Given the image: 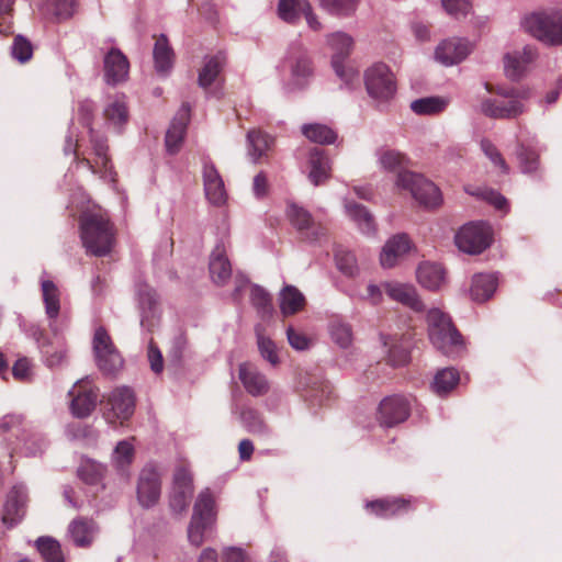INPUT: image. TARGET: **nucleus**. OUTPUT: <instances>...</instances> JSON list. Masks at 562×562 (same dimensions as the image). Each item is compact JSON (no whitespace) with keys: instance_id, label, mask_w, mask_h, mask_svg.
<instances>
[{"instance_id":"obj_64","label":"nucleus","mask_w":562,"mask_h":562,"mask_svg":"<svg viewBox=\"0 0 562 562\" xmlns=\"http://www.w3.org/2000/svg\"><path fill=\"white\" fill-rule=\"evenodd\" d=\"M53 13L56 21H65L70 19L76 10L77 0H53Z\"/></svg>"},{"instance_id":"obj_41","label":"nucleus","mask_w":562,"mask_h":562,"mask_svg":"<svg viewBox=\"0 0 562 562\" xmlns=\"http://www.w3.org/2000/svg\"><path fill=\"white\" fill-rule=\"evenodd\" d=\"M209 522H212L215 517V499L210 488L203 490L195 501L193 507V515Z\"/></svg>"},{"instance_id":"obj_36","label":"nucleus","mask_w":562,"mask_h":562,"mask_svg":"<svg viewBox=\"0 0 562 562\" xmlns=\"http://www.w3.org/2000/svg\"><path fill=\"white\" fill-rule=\"evenodd\" d=\"M460 374L453 368H445L439 370L431 382V391L438 396L449 394L459 384Z\"/></svg>"},{"instance_id":"obj_10","label":"nucleus","mask_w":562,"mask_h":562,"mask_svg":"<svg viewBox=\"0 0 562 562\" xmlns=\"http://www.w3.org/2000/svg\"><path fill=\"white\" fill-rule=\"evenodd\" d=\"M136 495L143 508L148 509L158 504L161 495V477L155 467L146 465L139 472Z\"/></svg>"},{"instance_id":"obj_13","label":"nucleus","mask_w":562,"mask_h":562,"mask_svg":"<svg viewBox=\"0 0 562 562\" xmlns=\"http://www.w3.org/2000/svg\"><path fill=\"white\" fill-rule=\"evenodd\" d=\"M106 405L109 406V409L104 414L106 420L111 424H115L120 420V424H123V422L127 420L134 413V392L127 386L116 387L109 394Z\"/></svg>"},{"instance_id":"obj_23","label":"nucleus","mask_w":562,"mask_h":562,"mask_svg":"<svg viewBox=\"0 0 562 562\" xmlns=\"http://www.w3.org/2000/svg\"><path fill=\"white\" fill-rule=\"evenodd\" d=\"M209 270L216 285H224L232 277V265L225 254L223 244H217L210 255Z\"/></svg>"},{"instance_id":"obj_50","label":"nucleus","mask_w":562,"mask_h":562,"mask_svg":"<svg viewBox=\"0 0 562 562\" xmlns=\"http://www.w3.org/2000/svg\"><path fill=\"white\" fill-rule=\"evenodd\" d=\"M516 157L521 172L533 173L538 170L539 155L535 149L519 144L516 149Z\"/></svg>"},{"instance_id":"obj_19","label":"nucleus","mask_w":562,"mask_h":562,"mask_svg":"<svg viewBox=\"0 0 562 562\" xmlns=\"http://www.w3.org/2000/svg\"><path fill=\"white\" fill-rule=\"evenodd\" d=\"M470 44L461 38L443 40L435 49V58L445 66H452L464 60L470 54Z\"/></svg>"},{"instance_id":"obj_25","label":"nucleus","mask_w":562,"mask_h":562,"mask_svg":"<svg viewBox=\"0 0 562 562\" xmlns=\"http://www.w3.org/2000/svg\"><path fill=\"white\" fill-rule=\"evenodd\" d=\"M385 293L394 301H397L416 312L425 310V305L419 299L416 289L409 284L397 282H387L384 284Z\"/></svg>"},{"instance_id":"obj_6","label":"nucleus","mask_w":562,"mask_h":562,"mask_svg":"<svg viewBox=\"0 0 562 562\" xmlns=\"http://www.w3.org/2000/svg\"><path fill=\"white\" fill-rule=\"evenodd\" d=\"M396 184L411 192L412 196L425 209H436L442 203L439 188L423 175L413 171H401Z\"/></svg>"},{"instance_id":"obj_38","label":"nucleus","mask_w":562,"mask_h":562,"mask_svg":"<svg viewBox=\"0 0 562 562\" xmlns=\"http://www.w3.org/2000/svg\"><path fill=\"white\" fill-rule=\"evenodd\" d=\"M301 130L307 139L321 145L334 144L338 137L333 128L321 123L304 124Z\"/></svg>"},{"instance_id":"obj_51","label":"nucleus","mask_w":562,"mask_h":562,"mask_svg":"<svg viewBox=\"0 0 562 562\" xmlns=\"http://www.w3.org/2000/svg\"><path fill=\"white\" fill-rule=\"evenodd\" d=\"M34 47L29 38L22 34H18L13 38L11 45V56L20 64L30 61L33 57Z\"/></svg>"},{"instance_id":"obj_62","label":"nucleus","mask_w":562,"mask_h":562,"mask_svg":"<svg viewBox=\"0 0 562 562\" xmlns=\"http://www.w3.org/2000/svg\"><path fill=\"white\" fill-rule=\"evenodd\" d=\"M95 111V103L89 99L82 100L78 104V120L82 126L88 128V131L93 128L92 125Z\"/></svg>"},{"instance_id":"obj_48","label":"nucleus","mask_w":562,"mask_h":562,"mask_svg":"<svg viewBox=\"0 0 562 562\" xmlns=\"http://www.w3.org/2000/svg\"><path fill=\"white\" fill-rule=\"evenodd\" d=\"M329 334L333 341L341 349L350 347L352 341V329L348 323L334 319L329 324Z\"/></svg>"},{"instance_id":"obj_47","label":"nucleus","mask_w":562,"mask_h":562,"mask_svg":"<svg viewBox=\"0 0 562 562\" xmlns=\"http://www.w3.org/2000/svg\"><path fill=\"white\" fill-rule=\"evenodd\" d=\"M135 449L130 440L120 441L112 454V462L119 471H125L133 462Z\"/></svg>"},{"instance_id":"obj_43","label":"nucleus","mask_w":562,"mask_h":562,"mask_svg":"<svg viewBox=\"0 0 562 562\" xmlns=\"http://www.w3.org/2000/svg\"><path fill=\"white\" fill-rule=\"evenodd\" d=\"M250 301L252 306L257 310L261 318H267L272 315L273 305L272 297L266 289L258 284L251 286Z\"/></svg>"},{"instance_id":"obj_60","label":"nucleus","mask_w":562,"mask_h":562,"mask_svg":"<svg viewBox=\"0 0 562 562\" xmlns=\"http://www.w3.org/2000/svg\"><path fill=\"white\" fill-rule=\"evenodd\" d=\"M441 5L449 15L456 19L467 16L472 9L470 0H441Z\"/></svg>"},{"instance_id":"obj_34","label":"nucleus","mask_w":562,"mask_h":562,"mask_svg":"<svg viewBox=\"0 0 562 562\" xmlns=\"http://www.w3.org/2000/svg\"><path fill=\"white\" fill-rule=\"evenodd\" d=\"M226 65V55L224 52H218L211 57H205V63L199 72L198 83L201 88L207 89L215 82L217 76Z\"/></svg>"},{"instance_id":"obj_20","label":"nucleus","mask_w":562,"mask_h":562,"mask_svg":"<svg viewBox=\"0 0 562 562\" xmlns=\"http://www.w3.org/2000/svg\"><path fill=\"white\" fill-rule=\"evenodd\" d=\"M307 165L310 168L307 179L313 186H322L330 179L331 161L324 149L313 147L308 151Z\"/></svg>"},{"instance_id":"obj_28","label":"nucleus","mask_w":562,"mask_h":562,"mask_svg":"<svg viewBox=\"0 0 562 562\" xmlns=\"http://www.w3.org/2000/svg\"><path fill=\"white\" fill-rule=\"evenodd\" d=\"M346 214L357 225L359 231L368 236L376 233V224L371 212L356 201H348L345 204Z\"/></svg>"},{"instance_id":"obj_55","label":"nucleus","mask_w":562,"mask_h":562,"mask_svg":"<svg viewBox=\"0 0 562 562\" xmlns=\"http://www.w3.org/2000/svg\"><path fill=\"white\" fill-rule=\"evenodd\" d=\"M470 194L486 201L498 211L507 212L509 209L507 199L496 190L477 188L476 191L470 192Z\"/></svg>"},{"instance_id":"obj_35","label":"nucleus","mask_w":562,"mask_h":562,"mask_svg":"<svg viewBox=\"0 0 562 562\" xmlns=\"http://www.w3.org/2000/svg\"><path fill=\"white\" fill-rule=\"evenodd\" d=\"M279 300L280 310L284 316L296 314L306 303L304 294L294 285H285L280 292Z\"/></svg>"},{"instance_id":"obj_18","label":"nucleus","mask_w":562,"mask_h":562,"mask_svg":"<svg viewBox=\"0 0 562 562\" xmlns=\"http://www.w3.org/2000/svg\"><path fill=\"white\" fill-rule=\"evenodd\" d=\"M202 178L207 200L214 205H221L226 200L224 181L210 158L203 159Z\"/></svg>"},{"instance_id":"obj_3","label":"nucleus","mask_w":562,"mask_h":562,"mask_svg":"<svg viewBox=\"0 0 562 562\" xmlns=\"http://www.w3.org/2000/svg\"><path fill=\"white\" fill-rule=\"evenodd\" d=\"M428 337L437 349L453 348L465 349L467 342L452 323L451 317L439 308H431L427 313Z\"/></svg>"},{"instance_id":"obj_9","label":"nucleus","mask_w":562,"mask_h":562,"mask_svg":"<svg viewBox=\"0 0 562 562\" xmlns=\"http://www.w3.org/2000/svg\"><path fill=\"white\" fill-rule=\"evenodd\" d=\"M70 409L78 418L88 417L97 406L99 389L88 378L79 380L69 391Z\"/></svg>"},{"instance_id":"obj_53","label":"nucleus","mask_w":562,"mask_h":562,"mask_svg":"<svg viewBox=\"0 0 562 562\" xmlns=\"http://www.w3.org/2000/svg\"><path fill=\"white\" fill-rule=\"evenodd\" d=\"M88 133H89L90 143L92 145L95 156L101 160V164H102L103 168L105 169V171H111L112 165H111V160L108 156L109 146L106 144V138L99 135L94 131V128H90V131H88Z\"/></svg>"},{"instance_id":"obj_11","label":"nucleus","mask_w":562,"mask_h":562,"mask_svg":"<svg viewBox=\"0 0 562 562\" xmlns=\"http://www.w3.org/2000/svg\"><path fill=\"white\" fill-rule=\"evenodd\" d=\"M136 294L142 314L140 325L146 330L153 331L159 325L161 317L158 294L147 283H138Z\"/></svg>"},{"instance_id":"obj_57","label":"nucleus","mask_w":562,"mask_h":562,"mask_svg":"<svg viewBox=\"0 0 562 562\" xmlns=\"http://www.w3.org/2000/svg\"><path fill=\"white\" fill-rule=\"evenodd\" d=\"M306 389L310 390V395H307L312 402H315L319 405L323 404L324 400H327L330 394L329 384L323 381L321 378H313L311 382H301Z\"/></svg>"},{"instance_id":"obj_31","label":"nucleus","mask_w":562,"mask_h":562,"mask_svg":"<svg viewBox=\"0 0 562 562\" xmlns=\"http://www.w3.org/2000/svg\"><path fill=\"white\" fill-rule=\"evenodd\" d=\"M409 239L406 234H397L390 238L380 255V262L384 268H391L395 265L396 259L408 252Z\"/></svg>"},{"instance_id":"obj_26","label":"nucleus","mask_w":562,"mask_h":562,"mask_svg":"<svg viewBox=\"0 0 562 562\" xmlns=\"http://www.w3.org/2000/svg\"><path fill=\"white\" fill-rule=\"evenodd\" d=\"M98 531V526L92 518L77 517L68 526V532L77 547H89Z\"/></svg>"},{"instance_id":"obj_8","label":"nucleus","mask_w":562,"mask_h":562,"mask_svg":"<svg viewBox=\"0 0 562 562\" xmlns=\"http://www.w3.org/2000/svg\"><path fill=\"white\" fill-rule=\"evenodd\" d=\"M456 245L465 254H482L491 245L488 225L483 222L463 225L456 234Z\"/></svg>"},{"instance_id":"obj_27","label":"nucleus","mask_w":562,"mask_h":562,"mask_svg":"<svg viewBox=\"0 0 562 562\" xmlns=\"http://www.w3.org/2000/svg\"><path fill=\"white\" fill-rule=\"evenodd\" d=\"M498 286V278L494 273H476L472 278L470 296L476 303L488 301Z\"/></svg>"},{"instance_id":"obj_56","label":"nucleus","mask_w":562,"mask_h":562,"mask_svg":"<svg viewBox=\"0 0 562 562\" xmlns=\"http://www.w3.org/2000/svg\"><path fill=\"white\" fill-rule=\"evenodd\" d=\"M484 87L488 92L496 93L497 95L508 100H519L522 102V100H527L530 97L529 89L525 88L520 89L514 87L492 86L488 82H485Z\"/></svg>"},{"instance_id":"obj_30","label":"nucleus","mask_w":562,"mask_h":562,"mask_svg":"<svg viewBox=\"0 0 562 562\" xmlns=\"http://www.w3.org/2000/svg\"><path fill=\"white\" fill-rule=\"evenodd\" d=\"M26 497L23 491L14 487L8 495L3 506L2 521L13 527L24 515Z\"/></svg>"},{"instance_id":"obj_29","label":"nucleus","mask_w":562,"mask_h":562,"mask_svg":"<svg viewBox=\"0 0 562 562\" xmlns=\"http://www.w3.org/2000/svg\"><path fill=\"white\" fill-rule=\"evenodd\" d=\"M239 379L246 391L254 396L262 395L269 390L265 375L258 372L257 368L250 363L240 364Z\"/></svg>"},{"instance_id":"obj_16","label":"nucleus","mask_w":562,"mask_h":562,"mask_svg":"<svg viewBox=\"0 0 562 562\" xmlns=\"http://www.w3.org/2000/svg\"><path fill=\"white\" fill-rule=\"evenodd\" d=\"M190 104L188 102H183L166 132L165 145L170 155H175L180 150L190 122Z\"/></svg>"},{"instance_id":"obj_15","label":"nucleus","mask_w":562,"mask_h":562,"mask_svg":"<svg viewBox=\"0 0 562 562\" xmlns=\"http://www.w3.org/2000/svg\"><path fill=\"white\" fill-rule=\"evenodd\" d=\"M288 216L301 238L308 243H317L326 235V228L315 223L312 214L302 206L291 204L288 209Z\"/></svg>"},{"instance_id":"obj_63","label":"nucleus","mask_w":562,"mask_h":562,"mask_svg":"<svg viewBox=\"0 0 562 562\" xmlns=\"http://www.w3.org/2000/svg\"><path fill=\"white\" fill-rule=\"evenodd\" d=\"M210 524L206 520L192 516L188 528V538L193 546L199 547L202 544L204 530Z\"/></svg>"},{"instance_id":"obj_49","label":"nucleus","mask_w":562,"mask_h":562,"mask_svg":"<svg viewBox=\"0 0 562 562\" xmlns=\"http://www.w3.org/2000/svg\"><path fill=\"white\" fill-rule=\"evenodd\" d=\"M505 76L512 81H519L526 71L519 52L506 53L503 57Z\"/></svg>"},{"instance_id":"obj_46","label":"nucleus","mask_w":562,"mask_h":562,"mask_svg":"<svg viewBox=\"0 0 562 562\" xmlns=\"http://www.w3.org/2000/svg\"><path fill=\"white\" fill-rule=\"evenodd\" d=\"M319 5L326 12L335 16H350L358 7L359 0H318Z\"/></svg>"},{"instance_id":"obj_24","label":"nucleus","mask_w":562,"mask_h":562,"mask_svg":"<svg viewBox=\"0 0 562 562\" xmlns=\"http://www.w3.org/2000/svg\"><path fill=\"white\" fill-rule=\"evenodd\" d=\"M291 74L296 83L303 86L305 80L313 75L312 61L300 43H292L289 48Z\"/></svg>"},{"instance_id":"obj_7","label":"nucleus","mask_w":562,"mask_h":562,"mask_svg":"<svg viewBox=\"0 0 562 562\" xmlns=\"http://www.w3.org/2000/svg\"><path fill=\"white\" fill-rule=\"evenodd\" d=\"M412 396L394 394L384 397L376 411V420L382 427L392 428L408 419L412 412Z\"/></svg>"},{"instance_id":"obj_52","label":"nucleus","mask_w":562,"mask_h":562,"mask_svg":"<svg viewBox=\"0 0 562 562\" xmlns=\"http://www.w3.org/2000/svg\"><path fill=\"white\" fill-rule=\"evenodd\" d=\"M335 261L337 269L346 277L352 278L357 276L359 271L357 266V259L351 251L344 248L336 249Z\"/></svg>"},{"instance_id":"obj_44","label":"nucleus","mask_w":562,"mask_h":562,"mask_svg":"<svg viewBox=\"0 0 562 562\" xmlns=\"http://www.w3.org/2000/svg\"><path fill=\"white\" fill-rule=\"evenodd\" d=\"M36 548L45 562H64L60 543L52 537H40Z\"/></svg>"},{"instance_id":"obj_14","label":"nucleus","mask_w":562,"mask_h":562,"mask_svg":"<svg viewBox=\"0 0 562 562\" xmlns=\"http://www.w3.org/2000/svg\"><path fill=\"white\" fill-rule=\"evenodd\" d=\"M193 493V477L189 469L181 465L176 469L173 474L172 491L169 496V506L176 514H180L188 508Z\"/></svg>"},{"instance_id":"obj_4","label":"nucleus","mask_w":562,"mask_h":562,"mask_svg":"<svg viewBox=\"0 0 562 562\" xmlns=\"http://www.w3.org/2000/svg\"><path fill=\"white\" fill-rule=\"evenodd\" d=\"M428 337L437 349L453 348L465 349L467 342L452 323L451 317L439 308H431L427 313Z\"/></svg>"},{"instance_id":"obj_59","label":"nucleus","mask_w":562,"mask_h":562,"mask_svg":"<svg viewBox=\"0 0 562 562\" xmlns=\"http://www.w3.org/2000/svg\"><path fill=\"white\" fill-rule=\"evenodd\" d=\"M104 116L114 124H124L128 119L127 108L124 102L116 100L105 108Z\"/></svg>"},{"instance_id":"obj_17","label":"nucleus","mask_w":562,"mask_h":562,"mask_svg":"<svg viewBox=\"0 0 562 562\" xmlns=\"http://www.w3.org/2000/svg\"><path fill=\"white\" fill-rule=\"evenodd\" d=\"M104 81L109 86L124 82L128 77L130 63L123 52L112 47L103 58Z\"/></svg>"},{"instance_id":"obj_45","label":"nucleus","mask_w":562,"mask_h":562,"mask_svg":"<svg viewBox=\"0 0 562 562\" xmlns=\"http://www.w3.org/2000/svg\"><path fill=\"white\" fill-rule=\"evenodd\" d=\"M248 155L254 162H257L269 148V137L260 131H249L247 133Z\"/></svg>"},{"instance_id":"obj_33","label":"nucleus","mask_w":562,"mask_h":562,"mask_svg":"<svg viewBox=\"0 0 562 562\" xmlns=\"http://www.w3.org/2000/svg\"><path fill=\"white\" fill-rule=\"evenodd\" d=\"M153 56L156 71L161 76H166L173 65V49L169 44L167 35L160 34L158 36L154 45Z\"/></svg>"},{"instance_id":"obj_2","label":"nucleus","mask_w":562,"mask_h":562,"mask_svg":"<svg viewBox=\"0 0 562 562\" xmlns=\"http://www.w3.org/2000/svg\"><path fill=\"white\" fill-rule=\"evenodd\" d=\"M521 27L547 45L562 44V11L550 9L532 12L521 21Z\"/></svg>"},{"instance_id":"obj_22","label":"nucleus","mask_w":562,"mask_h":562,"mask_svg":"<svg viewBox=\"0 0 562 562\" xmlns=\"http://www.w3.org/2000/svg\"><path fill=\"white\" fill-rule=\"evenodd\" d=\"M525 105L519 100L497 101L485 99L481 102V112L491 119H515L522 114Z\"/></svg>"},{"instance_id":"obj_58","label":"nucleus","mask_w":562,"mask_h":562,"mask_svg":"<svg viewBox=\"0 0 562 562\" xmlns=\"http://www.w3.org/2000/svg\"><path fill=\"white\" fill-rule=\"evenodd\" d=\"M299 0H279L278 15L279 18L292 25L299 23Z\"/></svg>"},{"instance_id":"obj_42","label":"nucleus","mask_w":562,"mask_h":562,"mask_svg":"<svg viewBox=\"0 0 562 562\" xmlns=\"http://www.w3.org/2000/svg\"><path fill=\"white\" fill-rule=\"evenodd\" d=\"M378 159L380 166L386 171L397 172V176L401 171H407L405 168L407 158L400 151L394 149H381L378 151Z\"/></svg>"},{"instance_id":"obj_54","label":"nucleus","mask_w":562,"mask_h":562,"mask_svg":"<svg viewBox=\"0 0 562 562\" xmlns=\"http://www.w3.org/2000/svg\"><path fill=\"white\" fill-rule=\"evenodd\" d=\"M95 362L104 374H115L122 369L124 360L121 353H95Z\"/></svg>"},{"instance_id":"obj_12","label":"nucleus","mask_w":562,"mask_h":562,"mask_svg":"<svg viewBox=\"0 0 562 562\" xmlns=\"http://www.w3.org/2000/svg\"><path fill=\"white\" fill-rule=\"evenodd\" d=\"M330 47L335 50L331 56V66L336 75L346 83L351 85L357 74L352 69H345L344 60L349 56L353 40L344 32H336L328 36Z\"/></svg>"},{"instance_id":"obj_61","label":"nucleus","mask_w":562,"mask_h":562,"mask_svg":"<svg viewBox=\"0 0 562 562\" xmlns=\"http://www.w3.org/2000/svg\"><path fill=\"white\" fill-rule=\"evenodd\" d=\"M241 422L251 434H260L265 430L263 422L257 411L245 408L240 415Z\"/></svg>"},{"instance_id":"obj_32","label":"nucleus","mask_w":562,"mask_h":562,"mask_svg":"<svg viewBox=\"0 0 562 562\" xmlns=\"http://www.w3.org/2000/svg\"><path fill=\"white\" fill-rule=\"evenodd\" d=\"M445 269L435 262H422L416 271L419 284L430 291L439 290L445 282Z\"/></svg>"},{"instance_id":"obj_37","label":"nucleus","mask_w":562,"mask_h":562,"mask_svg":"<svg viewBox=\"0 0 562 562\" xmlns=\"http://www.w3.org/2000/svg\"><path fill=\"white\" fill-rule=\"evenodd\" d=\"M77 474L88 485H100L106 475V467L92 459H85L78 467Z\"/></svg>"},{"instance_id":"obj_40","label":"nucleus","mask_w":562,"mask_h":562,"mask_svg":"<svg viewBox=\"0 0 562 562\" xmlns=\"http://www.w3.org/2000/svg\"><path fill=\"white\" fill-rule=\"evenodd\" d=\"M448 105V100L442 97H426L414 100L411 110L418 115H434L441 113Z\"/></svg>"},{"instance_id":"obj_39","label":"nucleus","mask_w":562,"mask_h":562,"mask_svg":"<svg viewBox=\"0 0 562 562\" xmlns=\"http://www.w3.org/2000/svg\"><path fill=\"white\" fill-rule=\"evenodd\" d=\"M45 313L49 319H56L60 311V293L52 280H44L41 283Z\"/></svg>"},{"instance_id":"obj_5","label":"nucleus","mask_w":562,"mask_h":562,"mask_svg":"<svg viewBox=\"0 0 562 562\" xmlns=\"http://www.w3.org/2000/svg\"><path fill=\"white\" fill-rule=\"evenodd\" d=\"M364 86L378 104L389 103L397 91L395 76L384 63H375L364 71Z\"/></svg>"},{"instance_id":"obj_1","label":"nucleus","mask_w":562,"mask_h":562,"mask_svg":"<svg viewBox=\"0 0 562 562\" xmlns=\"http://www.w3.org/2000/svg\"><path fill=\"white\" fill-rule=\"evenodd\" d=\"M80 237L87 252L103 257L111 251L113 229L109 218L102 214L85 213L79 220Z\"/></svg>"},{"instance_id":"obj_21","label":"nucleus","mask_w":562,"mask_h":562,"mask_svg":"<svg viewBox=\"0 0 562 562\" xmlns=\"http://www.w3.org/2000/svg\"><path fill=\"white\" fill-rule=\"evenodd\" d=\"M366 509L380 518H390L412 509V501L402 496H387L368 502Z\"/></svg>"}]
</instances>
